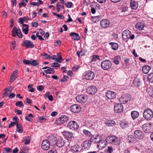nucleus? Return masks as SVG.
I'll return each instance as SVG.
<instances>
[{"mask_svg":"<svg viewBox=\"0 0 153 153\" xmlns=\"http://www.w3.org/2000/svg\"><path fill=\"white\" fill-rule=\"evenodd\" d=\"M106 141L113 146H118L120 143L118 138L115 136L112 135L108 137L106 139Z\"/></svg>","mask_w":153,"mask_h":153,"instance_id":"nucleus-1","label":"nucleus"},{"mask_svg":"<svg viewBox=\"0 0 153 153\" xmlns=\"http://www.w3.org/2000/svg\"><path fill=\"white\" fill-rule=\"evenodd\" d=\"M143 116L145 119L150 120L153 117V111L149 108L145 109L143 112Z\"/></svg>","mask_w":153,"mask_h":153,"instance_id":"nucleus-2","label":"nucleus"},{"mask_svg":"<svg viewBox=\"0 0 153 153\" xmlns=\"http://www.w3.org/2000/svg\"><path fill=\"white\" fill-rule=\"evenodd\" d=\"M131 100V96L128 94H126L120 97L119 100L120 103L125 104L127 102H129Z\"/></svg>","mask_w":153,"mask_h":153,"instance_id":"nucleus-3","label":"nucleus"},{"mask_svg":"<svg viewBox=\"0 0 153 153\" xmlns=\"http://www.w3.org/2000/svg\"><path fill=\"white\" fill-rule=\"evenodd\" d=\"M101 65L102 68L103 70H107L111 67L112 63L109 60H106L102 62Z\"/></svg>","mask_w":153,"mask_h":153,"instance_id":"nucleus-4","label":"nucleus"},{"mask_svg":"<svg viewBox=\"0 0 153 153\" xmlns=\"http://www.w3.org/2000/svg\"><path fill=\"white\" fill-rule=\"evenodd\" d=\"M83 77L88 80H92L94 78L95 75L94 73L92 71H88L83 73Z\"/></svg>","mask_w":153,"mask_h":153,"instance_id":"nucleus-5","label":"nucleus"},{"mask_svg":"<svg viewBox=\"0 0 153 153\" xmlns=\"http://www.w3.org/2000/svg\"><path fill=\"white\" fill-rule=\"evenodd\" d=\"M12 32V36L13 37L16 36L17 35L19 38H21L22 37V33L19 28L13 27Z\"/></svg>","mask_w":153,"mask_h":153,"instance_id":"nucleus-6","label":"nucleus"},{"mask_svg":"<svg viewBox=\"0 0 153 153\" xmlns=\"http://www.w3.org/2000/svg\"><path fill=\"white\" fill-rule=\"evenodd\" d=\"M68 127L72 130H76L79 127L77 122L74 121H70L68 123Z\"/></svg>","mask_w":153,"mask_h":153,"instance_id":"nucleus-7","label":"nucleus"},{"mask_svg":"<svg viewBox=\"0 0 153 153\" xmlns=\"http://www.w3.org/2000/svg\"><path fill=\"white\" fill-rule=\"evenodd\" d=\"M68 118L66 115H62L58 118L56 121V123L58 125H61L66 123L68 120Z\"/></svg>","mask_w":153,"mask_h":153,"instance_id":"nucleus-8","label":"nucleus"},{"mask_svg":"<svg viewBox=\"0 0 153 153\" xmlns=\"http://www.w3.org/2000/svg\"><path fill=\"white\" fill-rule=\"evenodd\" d=\"M131 35V32L128 30H126L123 31L122 33V37L123 40L127 42Z\"/></svg>","mask_w":153,"mask_h":153,"instance_id":"nucleus-9","label":"nucleus"},{"mask_svg":"<svg viewBox=\"0 0 153 153\" xmlns=\"http://www.w3.org/2000/svg\"><path fill=\"white\" fill-rule=\"evenodd\" d=\"M97 88L94 86H90L86 89V92L90 94H94L97 92Z\"/></svg>","mask_w":153,"mask_h":153,"instance_id":"nucleus-10","label":"nucleus"},{"mask_svg":"<svg viewBox=\"0 0 153 153\" xmlns=\"http://www.w3.org/2000/svg\"><path fill=\"white\" fill-rule=\"evenodd\" d=\"M87 96L86 95H79L77 96L76 97V101L80 103L85 102L87 100Z\"/></svg>","mask_w":153,"mask_h":153,"instance_id":"nucleus-11","label":"nucleus"},{"mask_svg":"<svg viewBox=\"0 0 153 153\" xmlns=\"http://www.w3.org/2000/svg\"><path fill=\"white\" fill-rule=\"evenodd\" d=\"M50 147L49 142L47 140H45L42 141L41 144L42 148L44 150H47Z\"/></svg>","mask_w":153,"mask_h":153,"instance_id":"nucleus-12","label":"nucleus"},{"mask_svg":"<svg viewBox=\"0 0 153 153\" xmlns=\"http://www.w3.org/2000/svg\"><path fill=\"white\" fill-rule=\"evenodd\" d=\"M81 108L80 106L77 104H74L70 108V110L72 112L74 113H78L81 110Z\"/></svg>","mask_w":153,"mask_h":153,"instance_id":"nucleus-13","label":"nucleus"},{"mask_svg":"<svg viewBox=\"0 0 153 153\" xmlns=\"http://www.w3.org/2000/svg\"><path fill=\"white\" fill-rule=\"evenodd\" d=\"M123 106L121 104L117 103L115 105L114 110L115 112L121 113L123 110Z\"/></svg>","mask_w":153,"mask_h":153,"instance_id":"nucleus-14","label":"nucleus"},{"mask_svg":"<svg viewBox=\"0 0 153 153\" xmlns=\"http://www.w3.org/2000/svg\"><path fill=\"white\" fill-rule=\"evenodd\" d=\"M134 134L135 137L138 139H142L144 137L143 133L139 130L135 131H134Z\"/></svg>","mask_w":153,"mask_h":153,"instance_id":"nucleus-15","label":"nucleus"},{"mask_svg":"<svg viewBox=\"0 0 153 153\" xmlns=\"http://www.w3.org/2000/svg\"><path fill=\"white\" fill-rule=\"evenodd\" d=\"M151 123H145L142 126V129L145 132L147 133L149 131L151 128Z\"/></svg>","mask_w":153,"mask_h":153,"instance_id":"nucleus-16","label":"nucleus"},{"mask_svg":"<svg viewBox=\"0 0 153 153\" xmlns=\"http://www.w3.org/2000/svg\"><path fill=\"white\" fill-rule=\"evenodd\" d=\"M100 24L102 27L105 28L109 26L110 22L108 20L103 19L101 21Z\"/></svg>","mask_w":153,"mask_h":153,"instance_id":"nucleus-17","label":"nucleus"},{"mask_svg":"<svg viewBox=\"0 0 153 153\" xmlns=\"http://www.w3.org/2000/svg\"><path fill=\"white\" fill-rule=\"evenodd\" d=\"M91 144V143L90 141L86 140L83 143L82 146L85 149L87 150L90 149Z\"/></svg>","mask_w":153,"mask_h":153,"instance_id":"nucleus-18","label":"nucleus"},{"mask_svg":"<svg viewBox=\"0 0 153 153\" xmlns=\"http://www.w3.org/2000/svg\"><path fill=\"white\" fill-rule=\"evenodd\" d=\"M116 93L112 91H109L106 93V96L108 99H112L116 97Z\"/></svg>","mask_w":153,"mask_h":153,"instance_id":"nucleus-19","label":"nucleus"},{"mask_svg":"<svg viewBox=\"0 0 153 153\" xmlns=\"http://www.w3.org/2000/svg\"><path fill=\"white\" fill-rule=\"evenodd\" d=\"M106 144L105 141L101 140L99 141L97 144V147L98 149L101 150L106 146Z\"/></svg>","mask_w":153,"mask_h":153,"instance_id":"nucleus-20","label":"nucleus"},{"mask_svg":"<svg viewBox=\"0 0 153 153\" xmlns=\"http://www.w3.org/2000/svg\"><path fill=\"white\" fill-rule=\"evenodd\" d=\"M23 44L27 48H32L34 47V45L33 44V42L29 40L24 41Z\"/></svg>","mask_w":153,"mask_h":153,"instance_id":"nucleus-21","label":"nucleus"},{"mask_svg":"<svg viewBox=\"0 0 153 153\" xmlns=\"http://www.w3.org/2000/svg\"><path fill=\"white\" fill-rule=\"evenodd\" d=\"M130 4L131 9L133 10L136 9L138 6V4L137 2L133 0L131 1Z\"/></svg>","mask_w":153,"mask_h":153,"instance_id":"nucleus-22","label":"nucleus"},{"mask_svg":"<svg viewBox=\"0 0 153 153\" xmlns=\"http://www.w3.org/2000/svg\"><path fill=\"white\" fill-rule=\"evenodd\" d=\"M70 35L72 37V39L75 40H78L80 39V36L78 33L75 32H71L70 33Z\"/></svg>","mask_w":153,"mask_h":153,"instance_id":"nucleus-23","label":"nucleus"},{"mask_svg":"<svg viewBox=\"0 0 153 153\" xmlns=\"http://www.w3.org/2000/svg\"><path fill=\"white\" fill-rule=\"evenodd\" d=\"M91 58V60L90 62L92 64H95L97 60L100 59L99 56L96 55H93Z\"/></svg>","mask_w":153,"mask_h":153,"instance_id":"nucleus-24","label":"nucleus"},{"mask_svg":"<svg viewBox=\"0 0 153 153\" xmlns=\"http://www.w3.org/2000/svg\"><path fill=\"white\" fill-rule=\"evenodd\" d=\"M151 69V68L150 66L146 65L143 67L142 71L144 74H147L149 73Z\"/></svg>","mask_w":153,"mask_h":153,"instance_id":"nucleus-25","label":"nucleus"},{"mask_svg":"<svg viewBox=\"0 0 153 153\" xmlns=\"http://www.w3.org/2000/svg\"><path fill=\"white\" fill-rule=\"evenodd\" d=\"M56 145L57 147H61L64 145H65V143L63 140L61 139H59L57 141Z\"/></svg>","mask_w":153,"mask_h":153,"instance_id":"nucleus-26","label":"nucleus"},{"mask_svg":"<svg viewBox=\"0 0 153 153\" xmlns=\"http://www.w3.org/2000/svg\"><path fill=\"white\" fill-rule=\"evenodd\" d=\"M131 115L134 120L137 118L139 116V113L136 111H133L131 113Z\"/></svg>","mask_w":153,"mask_h":153,"instance_id":"nucleus-27","label":"nucleus"},{"mask_svg":"<svg viewBox=\"0 0 153 153\" xmlns=\"http://www.w3.org/2000/svg\"><path fill=\"white\" fill-rule=\"evenodd\" d=\"M28 28L29 27L28 25L23 24V26L22 27L23 31L25 34H27L29 30Z\"/></svg>","mask_w":153,"mask_h":153,"instance_id":"nucleus-28","label":"nucleus"},{"mask_svg":"<svg viewBox=\"0 0 153 153\" xmlns=\"http://www.w3.org/2000/svg\"><path fill=\"white\" fill-rule=\"evenodd\" d=\"M44 98L45 99L48 98V100L51 101H52L53 99V96L51 95H50V93L49 92L46 93L45 94Z\"/></svg>","mask_w":153,"mask_h":153,"instance_id":"nucleus-29","label":"nucleus"},{"mask_svg":"<svg viewBox=\"0 0 153 153\" xmlns=\"http://www.w3.org/2000/svg\"><path fill=\"white\" fill-rule=\"evenodd\" d=\"M109 45H111L112 49L114 50H117L118 48V45L115 42H110Z\"/></svg>","mask_w":153,"mask_h":153,"instance_id":"nucleus-30","label":"nucleus"},{"mask_svg":"<svg viewBox=\"0 0 153 153\" xmlns=\"http://www.w3.org/2000/svg\"><path fill=\"white\" fill-rule=\"evenodd\" d=\"M115 123L114 121L108 120L105 122V124L107 126H111L114 125Z\"/></svg>","mask_w":153,"mask_h":153,"instance_id":"nucleus-31","label":"nucleus"},{"mask_svg":"<svg viewBox=\"0 0 153 153\" xmlns=\"http://www.w3.org/2000/svg\"><path fill=\"white\" fill-rule=\"evenodd\" d=\"M135 27L136 28H137L139 30H142L144 26L142 24L138 23L136 25Z\"/></svg>","mask_w":153,"mask_h":153,"instance_id":"nucleus-32","label":"nucleus"},{"mask_svg":"<svg viewBox=\"0 0 153 153\" xmlns=\"http://www.w3.org/2000/svg\"><path fill=\"white\" fill-rule=\"evenodd\" d=\"M147 92L150 96L153 97V88H147Z\"/></svg>","mask_w":153,"mask_h":153,"instance_id":"nucleus-33","label":"nucleus"},{"mask_svg":"<svg viewBox=\"0 0 153 153\" xmlns=\"http://www.w3.org/2000/svg\"><path fill=\"white\" fill-rule=\"evenodd\" d=\"M93 140L95 143H98L101 140V137L100 135L98 134H97Z\"/></svg>","mask_w":153,"mask_h":153,"instance_id":"nucleus-34","label":"nucleus"},{"mask_svg":"<svg viewBox=\"0 0 153 153\" xmlns=\"http://www.w3.org/2000/svg\"><path fill=\"white\" fill-rule=\"evenodd\" d=\"M64 135L67 138H71L73 136V134L67 131L64 132Z\"/></svg>","mask_w":153,"mask_h":153,"instance_id":"nucleus-35","label":"nucleus"},{"mask_svg":"<svg viewBox=\"0 0 153 153\" xmlns=\"http://www.w3.org/2000/svg\"><path fill=\"white\" fill-rule=\"evenodd\" d=\"M38 2H31L30 3V4L36 6H38L41 4H43L42 1L41 0H38Z\"/></svg>","mask_w":153,"mask_h":153,"instance_id":"nucleus-36","label":"nucleus"},{"mask_svg":"<svg viewBox=\"0 0 153 153\" xmlns=\"http://www.w3.org/2000/svg\"><path fill=\"white\" fill-rule=\"evenodd\" d=\"M38 61L34 59H31L30 65L34 66H36L39 65Z\"/></svg>","mask_w":153,"mask_h":153,"instance_id":"nucleus-37","label":"nucleus"},{"mask_svg":"<svg viewBox=\"0 0 153 153\" xmlns=\"http://www.w3.org/2000/svg\"><path fill=\"white\" fill-rule=\"evenodd\" d=\"M44 72L47 74H53L54 72V70L51 68L48 67L46 70H45Z\"/></svg>","mask_w":153,"mask_h":153,"instance_id":"nucleus-38","label":"nucleus"},{"mask_svg":"<svg viewBox=\"0 0 153 153\" xmlns=\"http://www.w3.org/2000/svg\"><path fill=\"white\" fill-rule=\"evenodd\" d=\"M85 50H82L80 51H77L76 52V53L78 56L79 57L80 56H82L85 55Z\"/></svg>","mask_w":153,"mask_h":153,"instance_id":"nucleus-39","label":"nucleus"},{"mask_svg":"<svg viewBox=\"0 0 153 153\" xmlns=\"http://www.w3.org/2000/svg\"><path fill=\"white\" fill-rule=\"evenodd\" d=\"M120 56H117L113 59V62L116 65H118L119 63V59H120Z\"/></svg>","mask_w":153,"mask_h":153,"instance_id":"nucleus-40","label":"nucleus"},{"mask_svg":"<svg viewBox=\"0 0 153 153\" xmlns=\"http://www.w3.org/2000/svg\"><path fill=\"white\" fill-rule=\"evenodd\" d=\"M135 140V138L132 135H129L128 137V140L129 142L133 143Z\"/></svg>","mask_w":153,"mask_h":153,"instance_id":"nucleus-41","label":"nucleus"},{"mask_svg":"<svg viewBox=\"0 0 153 153\" xmlns=\"http://www.w3.org/2000/svg\"><path fill=\"white\" fill-rule=\"evenodd\" d=\"M16 127L17 129L16 130L19 133H22V126L18 124L17 123L16 124Z\"/></svg>","mask_w":153,"mask_h":153,"instance_id":"nucleus-42","label":"nucleus"},{"mask_svg":"<svg viewBox=\"0 0 153 153\" xmlns=\"http://www.w3.org/2000/svg\"><path fill=\"white\" fill-rule=\"evenodd\" d=\"M48 139L51 142H53L54 141H55L56 140L55 137L51 134L50 135L48 136Z\"/></svg>","mask_w":153,"mask_h":153,"instance_id":"nucleus-43","label":"nucleus"},{"mask_svg":"<svg viewBox=\"0 0 153 153\" xmlns=\"http://www.w3.org/2000/svg\"><path fill=\"white\" fill-rule=\"evenodd\" d=\"M147 78L149 82H153V73L149 74Z\"/></svg>","mask_w":153,"mask_h":153,"instance_id":"nucleus-44","label":"nucleus"},{"mask_svg":"<svg viewBox=\"0 0 153 153\" xmlns=\"http://www.w3.org/2000/svg\"><path fill=\"white\" fill-rule=\"evenodd\" d=\"M70 151L73 153H76L78 152H79L78 148L75 147H72L70 149Z\"/></svg>","mask_w":153,"mask_h":153,"instance_id":"nucleus-45","label":"nucleus"},{"mask_svg":"<svg viewBox=\"0 0 153 153\" xmlns=\"http://www.w3.org/2000/svg\"><path fill=\"white\" fill-rule=\"evenodd\" d=\"M5 91V93L4 94V96H3V97H4V96H7L8 94L10 93L12 91H10L9 90H7V88H6L4 89Z\"/></svg>","mask_w":153,"mask_h":153,"instance_id":"nucleus-46","label":"nucleus"},{"mask_svg":"<svg viewBox=\"0 0 153 153\" xmlns=\"http://www.w3.org/2000/svg\"><path fill=\"white\" fill-rule=\"evenodd\" d=\"M120 126L123 128H125L128 127V124L126 122H121L120 123Z\"/></svg>","mask_w":153,"mask_h":153,"instance_id":"nucleus-47","label":"nucleus"},{"mask_svg":"<svg viewBox=\"0 0 153 153\" xmlns=\"http://www.w3.org/2000/svg\"><path fill=\"white\" fill-rule=\"evenodd\" d=\"M16 78V75L12 74L11 76V77L10 79V82H12L14 81Z\"/></svg>","mask_w":153,"mask_h":153,"instance_id":"nucleus-48","label":"nucleus"},{"mask_svg":"<svg viewBox=\"0 0 153 153\" xmlns=\"http://www.w3.org/2000/svg\"><path fill=\"white\" fill-rule=\"evenodd\" d=\"M16 105L18 107H20L23 105V104L22 101H19L16 103Z\"/></svg>","mask_w":153,"mask_h":153,"instance_id":"nucleus-49","label":"nucleus"},{"mask_svg":"<svg viewBox=\"0 0 153 153\" xmlns=\"http://www.w3.org/2000/svg\"><path fill=\"white\" fill-rule=\"evenodd\" d=\"M113 151V147L111 146H109L108 147L107 152L108 153H112Z\"/></svg>","mask_w":153,"mask_h":153,"instance_id":"nucleus-50","label":"nucleus"},{"mask_svg":"<svg viewBox=\"0 0 153 153\" xmlns=\"http://www.w3.org/2000/svg\"><path fill=\"white\" fill-rule=\"evenodd\" d=\"M83 132L84 134L87 136H90L91 135V132L87 130H83Z\"/></svg>","mask_w":153,"mask_h":153,"instance_id":"nucleus-51","label":"nucleus"},{"mask_svg":"<svg viewBox=\"0 0 153 153\" xmlns=\"http://www.w3.org/2000/svg\"><path fill=\"white\" fill-rule=\"evenodd\" d=\"M42 55L43 56H44L45 59H50V56L45 53H43Z\"/></svg>","mask_w":153,"mask_h":153,"instance_id":"nucleus-52","label":"nucleus"},{"mask_svg":"<svg viewBox=\"0 0 153 153\" xmlns=\"http://www.w3.org/2000/svg\"><path fill=\"white\" fill-rule=\"evenodd\" d=\"M134 85L136 86H139L141 84L140 82V81L137 80L136 79L134 80Z\"/></svg>","mask_w":153,"mask_h":153,"instance_id":"nucleus-53","label":"nucleus"},{"mask_svg":"<svg viewBox=\"0 0 153 153\" xmlns=\"http://www.w3.org/2000/svg\"><path fill=\"white\" fill-rule=\"evenodd\" d=\"M31 62V59L30 60H28L26 59H24L23 60V63L26 65H30Z\"/></svg>","mask_w":153,"mask_h":153,"instance_id":"nucleus-54","label":"nucleus"},{"mask_svg":"<svg viewBox=\"0 0 153 153\" xmlns=\"http://www.w3.org/2000/svg\"><path fill=\"white\" fill-rule=\"evenodd\" d=\"M66 5L68 8H71L73 5V3L71 2H67L66 3Z\"/></svg>","mask_w":153,"mask_h":153,"instance_id":"nucleus-55","label":"nucleus"},{"mask_svg":"<svg viewBox=\"0 0 153 153\" xmlns=\"http://www.w3.org/2000/svg\"><path fill=\"white\" fill-rule=\"evenodd\" d=\"M60 65L56 62H54L51 64V66L52 67H59Z\"/></svg>","mask_w":153,"mask_h":153,"instance_id":"nucleus-56","label":"nucleus"},{"mask_svg":"<svg viewBox=\"0 0 153 153\" xmlns=\"http://www.w3.org/2000/svg\"><path fill=\"white\" fill-rule=\"evenodd\" d=\"M37 88L38 91H41L44 89V87L42 85H39L37 86Z\"/></svg>","mask_w":153,"mask_h":153,"instance_id":"nucleus-57","label":"nucleus"},{"mask_svg":"<svg viewBox=\"0 0 153 153\" xmlns=\"http://www.w3.org/2000/svg\"><path fill=\"white\" fill-rule=\"evenodd\" d=\"M17 124V122H12L9 125L8 127L11 128Z\"/></svg>","mask_w":153,"mask_h":153,"instance_id":"nucleus-58","label":"nucleus"},{"mask_svg":"<svg viewBox=\"0 0 153 153\" xmlns=\"http://www.w3.org/2000/svg\"><path fill=\"white\" fill-rule=\"evenodd\" d=\"M62 59L61 57V55H60L59 58H56L55 59V61L57 62L61 63V60H62Z\"/></svg>","mask_w":153,"mask_h":153,"instance_id":"nucleus-59","label":"nucleus"},{"mask_svg":"<svg viewBox=\"0 0 153 153\" xmlns=\"http://www.w3.org/2000/svg\"><path fill=\"white\" fill-rule=\"evenodd\" d=\"M25 139V145H27L29 144L30 143V139L28 137H26Z\"/></svg>","mask_w":153,"mask_h":153,"instance_id":"nucleus-60","label":"nucleus"},{"mask_svg":"<svg viewBox=\"0 0 153 153\" xmlns=\"http://www.w3.org/2000/svg\"><path fill=\"white\" fill-rule=\"evenodd\" d=\"M32 26L33 27H37L39 25V24L38 23L35 22H33L32 23Z\"/></svg>","mask_w":153,"mask_h":153,"instance_id":"nucleus-61","label":"nucleus"},{"mask_svg":"<svg viewBox=\"0 0 153 153\" xmlns=\"http://www.w3.org/2000/svg\"><path fill=\"white\" fill-rule=\"evenodd\" d=\"M61 44V41L59 40H58L56 41V43L55 44V46H58L60 45Z\"/></svg>","mask_w":153,"mask_h":153,"instance_id":"nucleus-62","label":"nucleus"},{"mask_svg":"<svg viewBox=\"0 0 153 153\" xmlns=\"http://www.w3.org/2000/svg\"><path fill=\"white\" fill-rule=\"evenodd\" d=\"M48 153H56V152L54 149L53 148L49 151Z\"/></svg>","mask_w":153,"mask_h":153,"instance_id":"nucleus-63","label":"nucleus"},{"mask_svg":"<svg viewBox=\"0 0 153 153\" xmlns=\"http://www.w3.org/2000/svg\"><path fill=\"white\" fill-rule=\"evenodd\" d=\"M79 66L78 65L75 66L73 67V70L74 71H76L79 69Z\"/></svg>","mask_w":153,"mask_h":153,"instance_id":"nucleus-64","label":"nucleus"}]
</instances>
